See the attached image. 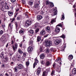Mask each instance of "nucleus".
Listing matches in <instances>:
<instances>
[{"label":"nucleus","instance_id":"obj_1","mask_svg":"<svg viewBox=\"0 0 76 76\" xmlns=\"http://www.w3.org/2000/svg\"><path fill=\"white\" fill-rule=\"evenodd\" d=\"M15 18H12L10 23L8 25V29L10 31H12V26H13V25H12V23H13V21H15Z\"/></svg>","mask_w":76,"mask_h":76},{"label":"nucleus","instance_id":"obj_2","mask_svg":"<svg viewBox=\"0 0 76 76\" xmlns=\"http://www.w3.org/2000/svg\"><path fill=\"white\" fill-rule=\"evenodd\" d=\"M54 39H55V40H56L54 41V44H55V45H58L60 44L61 42V39H60L59 38H57V37H53Z\"/></svg>","mask_w":76,"mask_h":76},{"label":"nucleus","instance_id":"obj_3","mask_svg":"<svg viewBox=\"0 0 76 76\" xmlns=\"http://www.w3.org/2000/svg\"><path fill=\"white\" fill-rule=\"evenodd\" d=\"M45 44H46V46L48 47L52 45V42L49 40L46 41Z\"/></svg>","mask_w":76,"mask_h":76},{"label":"nucleus","instance_id":"obj_4","mask_svg":"<svg viewBox=\"0 0 76 76\" xmlns=\"http://www.w3.org/2000/svg\"><path fill=\"white\" fill-rule=\"evenodd\" d=\"M32 24V21L30 20H27L26 21L25 25L26 26H29Z\"/></svg>","mask_w":76,"mask_h":76},{"label":"nucleus","instance_id":"obj_5","mask_svg":"<svg viewBox=\"0 0 76 76\" xmlns=\"http://www.w3.org/2000/svg\"><path fill=\"white\" fill-rule=\"evenodd\" d=\"M18 45L17 43H15V45H13L12 46V50L14 51H15L16 50L17 48H18Z\"/></svg>","mask_w":76,"mask_h":76},{"label":"nucleus","instance_id":"obj_6","mask_svg":"<svg viewBox=\"0 0 76 76\" xmlns=\"http://www.w3.org/2000/svg\"><path fill=\"white\" fill-rule=\"evenodd\" d=\"M39 3H40L39 1L35 2V3L34 6V7L35 8H37L39 6Z\"/></svg>","mask_w":76,"mask_h":76},{"label":"nucleus","instance_id":"obj_7","mask_svg":"<svg viewBox=\"0 0 76 76\" xmlns=\"http://www.w3.org/2000/svg\"><path fill=\"white\" fill-rule=\"evenodd\" d=\"M23 19V17L21 15H18L17 16L16 18L17 20H22Z\"/></svg>","mask_w":76,"mask_h":76},{"label":"nucleus","instance_id":"obj_8","mask_svg":"<svg viewBox=\"0 0 76 76\" xmlns=\"http://www.w3.org/2000/svg\"><path fill=\"white\" fill-rule=\"evenodd\" d=\"M23 65L21 64H20L18 66V68L20 70L23 69Z\"/></svg>","mask_w":76,"mask_h":76},{"label":"nucleus","instance_id":"obj_9","mask_svg":"<svg viewBox=\"0 0 76 76\" xmlns=\"http://www.w3.org/2000/svg\"><path fill=\"white\" fill-rule=\"evenodd\" d=\"M60 28L59 27H56L55 29V32L56 33H57V34H58V33L60 32Z\"/></svg>","mask_w":76,"mask_h":76},{"label":"nucleus","instance_id":"obj_10","mask_svg":"<svg viewBox=\"0 0 76 76\" xmlns=\"http://www.w3.org/2000/svg\"><path fill=\"white\" fill-rule=\"evenodd\" d=\"M41 68L40 67H39L38 68V70L37 72V75H39L41 73Z\"/></svg>","mask_w":76,"mask_h":76},{"label":"nucleus","instance_id":"obj_11","mask_svg":"<svg viewBox=\"0 0 76 76\" xmlns=\"http://www.w3.org/2000/svg\"><path fill=\"white\" fill-rule=\"evenodd\" d=\"M35 62L33 64V68H35V66L37 65V63H39V61L37 59H35Z\"/></svg>","mask_w":76,"mask_h":76},{"label":"nucleus","instance_id":"obj_12","mask_svg":"<svg viewBox=\"0 0 76 76\" xmlns=\"http://www.w3.org/2000/svg\"><path fill=\"white\" fill-rule=\"evenodd\" d=\"M4 4L5 7L6 9H7V10H9L10 9L9 8V5H7V3H6V2H5Z\"/></svg>","mask_w":76,"mask_h":76},{"label":"nucleus","instance_id":"obj_13","mask_svg":"<svg viewBox=\"0 0 76 76\" xmlns=\"http://www.w3.org/2000/svg\"><path fill=\"white\" fill-rule=\"evenodd\" d=\"M40 35H43L45 34V30L44 29H43L40 32Z\"/></svg>","mask_w":76,"mask_h":76},{"label":"nucleus","instance_id":"obj_14","mask_svg":"<svg viewBox=\"0 0 76 76\" xmlns=\"http://www.w3.org/2000/svg\"><path fill=\"white\" fill-rule=\"evenodd\" d=\"M33 50V48L32 47H29L28 48V53H31L32 52V51Z\"/></svg>","mask_w":76,"mask_h":76},{"label":"nucleus","instance_id":"obj_15","mask_svg":"<svg viewBox=\"0 0 76 76\" xmlns=\"http://www.w3.org/2000/svg\"><path fill=\"white\" fill-rule=\"evenodd\" d=\"M45 30L46 31H47L48 32H49V33H50L51 32V30H50V27L49 26H47L45 29Z\"/></svg>","mask_w":76,"mask_h":76},{"label":"nucleus","instance_id":"obj_16","mask_svg":"<svg viewBox=\"0 0 76 76\" xmlns=\"http://www.w3.org/2000/svg\"><path fill=\"white\" fill-rule=\"evenodd\" d=\"M8 15L10 16H13V12L12 11H8Z\"/></svg>","mask_w":76,"mask_h":76},{"label":"nucleus","instance_id":"obj_17","mask_svg":"<svg viewBox=\"0 0 76 76\" xmlns=\"http://www.w3.org/2000/svg\"><path fill=\"white\" fill-rule=\"evenodd\" d=\"M50 61H47L45 63V66L47 67H48V66H49L50 65Z\"/></svg>","mask_w":76,"mask_h":76},{"label":"nucleus","instance_id":"obj_18","mask_svg":"<svg viewBox=\"0 0 76 76\" xmlns=\"http://www.w3.org/2000/svg\"><path fill=\"white\" fill-rule=\"evenodd\" d=\"M68 58L69 60H72V59H73V55H70L69 56Z\"/></svg>","mask_w":76,"mask_h":76},{"label":"nucleus","instance_id":"obj_19","mask_svg":"<svg viewBox=\"0 0 76 76\" xmlns=\"http://www.w3.org/2000/svg\"><path fill=\"white\" fill-rule=\"evenodd\" d=\"M4 63H7L8 62V58L7 57H5L4 59Z\"/></svg>","mask_w":76,"mask_h":76},{"label":"nucleus","instance_id":"obj_20","mask_svg":"<svg viewBox=\"0 0 76 76\" xmlns=\"http://www.w3.org/2000/svg\"><path fill=\"white\" fill-rule=\"evenodd\" d=\"M53 12H54L53 14V16H55L57 15V10H54L53 11Z\"/></svg>","mask_w":76,"mask_h":76},{"label":"nucleus","instance_id":"obj_21","mask_svg":"<svg viewBox=\"0 0 76 76\" xmlns=\"http://www.w3.org/2000/svg\"><path fill=\"white\" fill-rule=\"evenodd\" d=\"M40 57L41 59L44 58V57H45V55H44V53H42L40 56Z\"/></svg>","mask_w":76,"mask_h":76},{"label":"nucleus","instance_id":"obj_22","mask_svg":"<svg viewBox=\"0 0 76 76\" xmlns=\"http://www.w3.org/2000/svg\"><path fill=\"white\" fill-rule=\"evenodd\" d=\"M72 73L73 75L76 74V68H74L73 69L72 71Z\"/></svg>","mask_w":76,"mask_h":76},{"label":"nucleus","instance_id":"obj_23","mask_svg":"<svg viewBox=\"0 0 76 76\" xmlns=\"http://www.w3.org/2000/svg\"><path fill=\"white\" fill-rule=\"evenodd\" d=\"M18 52L20 54H23V51L21 49L19 48L18 49Z\"/></svg>","mask_w":76,"mask_h":76},{"label":"nucleus","instance_id":"obj_24","mask_svg":"<svg viewBox=\"0 0 76 76\" xmlns=\"http://www.w3.org/2000/svg\"><path fill=\"white\" fill-rule=\"evenodd\" d=\"M37 42H39L41 40V37L39 36H38L37 37Z\"/></svg>","mask_w":76,"mask_h":76},{"label":"nucleus","instance_id":"obj_25","mask_svg":"<svg viewBox=\"0 0 76 76\" xmlns=\"http://www.w3.org/2000/svg\"><path fill=\"white\" fill-rule=\"evenodd\" d=\"M0 57L1 58H4V54H3V52L1 53L0 54Z\"/></svg>","mask_w":76,"mask_h":76},{"label":"nucleus","instance_id":"obj_26","mask_svg":"<svg viewBox=\"0 0 76 76\" xmlns=\"http://www.w3.org/2000/svg\"><path fill=\"white\" fill-rule=\"evenodd\" d=\"M34 26L35 28H39V24L38 23H36L34 25Z\"/></svg>","mask_w":76,"mask_h":76},{"label":"nucleus","instance_id":"obj_27","mask_svg":"<svg viewBox=\"0 0 76 76\" xmlns=\"http://www.w3.org/2000/svg\"><path fill=\"white\" fill-rule=\"evenodd\" d=\"M56 70L57 72H58V73H60V67H57V68H56Z\"/></svg>","mask_w":76,"mask_h":76},{"label":"nucleus","instance_id":"obj_28","mask_svg":"<svg viewBox=\"0 0 76 76\" xmlns=\"http://www.w3.org/2000/svg\"><path fill=\"white\" fill-rule=\"evenodd\" d=\"M42 16L39 15L38 16L37 19L38 20H40L42 19Z\"/></svg>","mask_w":76,"mask_h":76},{"label":"nucleus","instance_id":"obj_29","mask_svg":"<svg viewBox=\"0 0 76 76\" xmlns=\"http://www.w3.org/2000/svg\"><path fill=\"white\" fill-rule=\"evenodd\" d=\"M24 30L23 29H20L19 31L20 34H23L24 33Z\"/></svg>","mask_w":76,"mask_h":76},{"label":"nucleus","instance_id":"obj_30","mask_svg":"<svg viewBox=\"0 0 76 76\" xmlns=\"http://www.w3.org/2000/svg\"><path fill=\"white\" fill-rule=\"evenodd\" d=\"M18 68L17 66L15 67L14 68V72H18Z\"/></svg>","mask_w":76,"mask_h":76},{"label":"nucleus","instance_id":"obj_31","mask_svg":"<svg viewBox=\"0 0 76 76\" xmlns=\"http://www.w3.org/2000/svg\"><path fill=\"white\" fill-rule=\"evenodd\" d=\"M47 73L46 72H43L42 76H47Z\"/></svg>","mask_w":76,"mask_h":76},{"label":"nucleus","instance_id":"obj_32","mask_svg":"<svg viewBox=\"0 0 76 76\" xmlns=\"http://www.w3.org/2000/svg\"><path fill=\"white\" fill-rule=\"evenodd\" d=\"M65 48H66L65 46L62 47V48L60 49V51H63L64 50Z\"/></svg>","mask_w":76,"mask_h":76},{"label":"nucleus","instance_id":"obj_33","mask_svg":"<svg viewBox=\"0 0 76 76\" xmlns=\"http://www.w3.org/2000/svg\"><path fill=\"white\" fill-rule=\"evenodd\" d=\"M33 41L31 40L29 42V45H30V46H32L33 44Z\"/></svg>","mask_w":76,"mask_h":76},{"label":"nucleus","instance_id":"obj_34","mask_svg":"<svg viewBox=\"0 0 76 76\" xmlns=\"http://www.w3.org/2000/svg\"><path fill=\"white\" fill-rule=\"evenodd\" d=\"M26 64L27 67H28V66H29V61H27L26 63Z\"/></svg>","mask_w":76,"mask_h":76},{"label":"nucleus","instance_id":"obj_35","mask_svg":"<svg viewBox=\"0 0 76 76\" xmlns=\"http://www.w3.org/2000/svg\"><path fill=\"white\" fill-rule=\"evenodd\" d=\"M21 59V57L20 55H19L18 56V57L17 58V60L18 61H20V59Z\"/></svg>","mask_w":76,"mask_h":76},{"label":"nucleus","instance_id":"obj_36","mask_svg":"<svg viewBox=\"0 0 76 76\" xmlns=\"http://www.w3.org/2000/svg\"><path fill=\"white\" fill-rule=\"evenodd\" d=\"M23 57H26V52H23Z\"/></svg>","mask_w":76,"mask_h":76},{"label":"nucleus","instance_id":"obj_37","mask_svg":"<svg viewBox=\"0 0 76 76\" xmlns=\"http://www.w3.org/2000/svg\"><path fill=\"white\" fill-rule=\"evenodd\" d=\"M64 19V14H63L62 15V18H61V20H63Z\"/></svg>","mask_w":76,"mask_h":76},{"label":"nucleus","instance_id":"obj_38","mask_svg":"<svg viewBox=\"0 0 76 76\" xmlns=\"http://www.w3.org/2000/svg\"><path fill=\"white\" fill-rule=\"evenodd\" d=\"M50 6L51 7H54V4L53 3L51 2L50 4Z\"/></svg>","mask_w":76,"mask_h":76},{"label":"nucleus","instance_id":"obj_39","mask_svg":"<svg viewBox=\"0 0 76 76\" xmlns=\"http://www.w3.org/2000/svg\"><path fill=\"white\" fill-rule=\"evenodd\" d=\"M49 52H50V49L47 48L46 50V53H49Z\"/></svg>","mask_w":76,"mask_h":76},{"label":"nucleus","instance_id":"obj_40","mask_svg":"<svg viewBox=\"0 0 76 76\" xmlns=\"http://www.w3.org/2000/svg\"><path fill=\"white\" fill-rule=\"evenodd\" d=\"M39 28H37L36 30H35V33H37L39 32Z\"/></svg>","mask_w":76,"mask_h":76},{"label":"nucleus","instance_id":"obj_41","mask_svg":"<svg viewBox=\"0 0 76 76\" xmlns=\"http://www.w3.org/2000/svg\"><path fill=\"white\" fill-rule=\"evenodd\" d=\"M1 68H3L4 69V68L5 67V65L3 64H2L1 66Z\"/></svg>","mask_w":76,"mask_h":76},{"label":"nucleus","instance_id":"obj_42","mask_svg":"<svg viewBox=\"0 0 76 76\" xmlns=\"http://www.w3.org/2000/svg\"><path fill=\"white\" fill-rule=\"evenodd\" d=\"M15 26H16V29H17V28H18V23H17V22H15Z\"/></svg>","mask_w":76,"mask_h":76},{"label":"nucleus","instance_id":"obj_43","mask_svg":"<svg viewBox=\"0 0 76 76\" xmlns=\"http://www.w3.org/2000/svg\"><path fill=\"white\" fill-rule=\"evenodd\" d=\"M3 31L1 30L0 31V35H2V34H3Z\"/></svg>","mask_w":76,"mask_h":76},{"label":"nucleus","instance_id":"obj_44","mask_svg":"<svg viewBox=\"0 0 76 76\" xmlns=\"http://www.w3.org/2000/svg\"><path fill=\"white\" fill-rule=\"evenodd\" d=\"M29 32L31 34H33L34 33V31L32 30H30L29 31Z\"/></svg>","mask_w":76,"mask_h":76},{"label":"nucleus","instance_id":"obj_45","mask_svg":"<svg viewBox=\"0 0 76 76\" xmlns=\"http://www.w3.org/2000/svg\"><path fill=\"white\" fill-rule=\"evenodd\" d=\"M56 26V27H57V26H60V27H61L62 26V24L61 23L57 25Z\"/></svg>","mask_w":76,"mask_h":76},{"label":"nucleus","instance_id":"obj_46","mask_svg":"<svg viewBox=\"0 0 76 76\" xmlns=\"http://www.w3.org/2000/svg\"><path fill=\"white\" fill-rule=\"evenodd\" d=\"M53 22H56V20H55V19L52 20L50 22V23H53Z\"/></svg>","mask_w":76,"mask_h":76},{"label":"nucleus","instance_id":"obj_47","mask_svg":"<svg viewBox=\"0 0 76 76\" xmlns=\"http://www.w3.org/2000/svg\"><path fill=\"white\" fill-rule=\"evenodd\" d=\"M55 72L53 70L51 73V75H52V76H53Z\"/></svg>","mask_w":76,"mask_h":76},{"label":"nucleus","instance_id":"obj_48","mask_svg":"<svg viewBox=\"0 0 76 76\" xmlns=\"http://www.w3.org/2000/svg\"><path fill=\"white\" fill-rule=\"evenodd\" d=\"M33 4V2L30 1L29 3V4L30 6H31V5H32Z\"/></svg>","mask_w":76,"mask_h":76},{"label":"nucleus","instance_id":"obj_49","mask_svg":"<svg viewBox=\"0 0 76 76\" xmlns=\"http://www.w3.org/2000/svg\"><path fill=\"white\" fill-rule=\"evenodd\" d=\"M1 9L2 10H5V8H4V7L2 6L1 7Z\"/></svg>","mask_w":76,"mask_h":76},{"label":"nucleus","instance_id":"obj_50","mask_svg":"<svg viewBox=\"0 0 76 76\" xmlns=\"http://www.w3.org/2000/svg\"><path fill=\"white\" fill-rule=\"evenodd\" d=\"M18 13H15V15H14V18H16V17H17V16H18Z\"/></svg>","mask_w":76,"mask_h":76},{"label":"nucleus","instance_id":"obj_51","mask_svg":"<svg viewBox=\"0 0 76 76\" xmlns=\"http://www.w3.org/2000/svg\"><path fill=\"white\" fill-rule=\"evenodd\" d=\"M61 37L63 38H65V35L64 34H63L62 36H61Z\"/></svg>","mask_w":76,"mask_h":76},{"label":"nucleus","instance_id":"obj_52","mask_svg":"<svg viewBox=\"0 0 76 76\" xmlns=\"http://www.w3.org/2000/svg\"><path fill=\"white\" fill-rule=\"evenodd\" d=\"M13 61H16V58L15 57H14L13 58Z\"/></svg>","mask_w":76,"mask_h":76},{"label":"nucleus","instance_id":"obj_53","mask_svg":"<svg viewBox=\"0 0 76 76\" xmlns=\"http://www.w3.org/2000/svg\"><path fill=\"white\" fill-rule=\"evenodd\" d=\"M46 9H47V8H44L43 9V10H44L45 12H47V10H46Z\"/></svg>","mask_w":76,"mask_h":76},{"label":"nucleus","instance_id":"obj_54","mask_svg":"<svg viewBox=\"0 0 76 76\" xmlns=\"http://www.w3.org/2000/svg\"><path fill=\"white\" fill-rule=\"evenodd\" d=\"M48 35H49V34H45L44 36V38H47V37H48Z\"/></svg>","mask_w":76,"mask_h":76},{"label":"nucleus","instance_id":"obj_55","mask_svg":"<svg viewBox=\"0 0 76 76\" xmlns=\"http://www.w3.org/2000/svg\"><path fill=\"white\" fill-rule=\"evenodd\" d=\"M46 4H50V1H48L46 2Z\"/></svg>","mask_w":76,"mask_h":76},{"label":"nucleus","instance_id":"obj_56","mask_svg":"<svg viewBox=\"0 0 76 76\" xmlns=\"http://www.w3.org/2000/svg\"><path fill=\"white\" fill-rule=\"evenodd\" d=\"M44 13V12H43V11H42L40 12V14H41L42 15H43Z\"/></svg>","mask_w":76,"mask_h":76},{"label":"nucleus","instance_id":"obj_57","mask_svg":"<svg viewBox=\"0 0 76 76\" xmlns=\"http://www.w3.org/2000/svg\"><path fill=\"white\" fill-rule=\"evenodd\" d=\"M10 1L12 3H15L16 1V0H10Z\"/></svg>","mask_w":76,"mask_h":76},{"label":"nucleus","instance_id":"obj_58","mask_svg":"<svg viewBox=\"0 0 76 76\" xmlns=\"http://www.w3.org/2000/svg\"><path fill=\"white\" fill-rule=\"evenodd\" d=\"M39 51L40 52H42V47H41L39 49Z\"/></svg>","mask_w":76,"mask_h":76},{"label":"nucleus","instance_id":"obj_59","mask_svg":"<svg viewBox=\"0 0 76 76\" xmlns=\"http://www.w3.org/2000/svg\"><path fill=\"white\" fill-rule=\"evenodd\" d=\"M50 50L52 52H53V51H54V49H53V48H52L50 49Z\"/></svg>","mask_w":76,"mask_h":76},{"label":"nucleus","instance_id":"obj_60","mask_svg":"<svg viewBox=\"0 0 76 76\" xmlns=\"http://www.w3.org/2000/svg\"><path fill=\"white\" fill-rule=\"evenodd\" d=\"M14 64V62H12L10 63V65L11 66H13V64Z\"/></svg>","mask_w":76,"mask_h":76},{"label":"nucleus","instance_id":"obj_61","mask_svg":"<svg viewBox=\"0 0 76 76\" xmlns=\"http://www.w3.org/2000/svg\"><path fill=\"white\" fill-rule=\"evenodd\" d=\"M5 25H2V27L3 28H5Z\"/></svg>","mask_w":76,"mask_h":76},{"label":"nucleus","instance_id":"obj_62","mask_svg":"<svg viewBox=\"0 0 76 76\" xmlns=\"http://www.w3.org/2000/svg\"><path fill=\"white\" fill-rule=\"evenodd\" d=\"M14 43V42L12 40L11 42V44H13Z\"/></svg>","mask_w":76,"mask_h":76},{"label":"nucleus","instance_id":"obj_63","mask_svg":"<svg viewBox=\"0 0 76 76\" xmlns=\"http://www.w3.org/2000/svg\"><path fill=\"white\" fill-rule=\"evenodd\" d=\"M3 74L2 73H1L0 74V76H3Z\"/></svg>","mask_w":76,"mask_h":76},{"label":"nucleus","instance_id":"obj_64","mask_svg":"<svg viewBox=\"0 0 76 76\" xmlns=\"http://www.w3.org/2000/svg\"><path fill=\"white\" fill-rule=\"evenodd\" d=\"M5 75L6 76H9V74L7 73H6L5 74Z\"/></svg>","mask_w":76,"mask_h":76}]
</instances>
